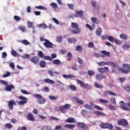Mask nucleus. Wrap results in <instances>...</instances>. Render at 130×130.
I'll use <instances>...</instances> for the list:
<instances>
[{"label": "nucleus", "instance_id": "obj_1", "mask_svg": "<svg viewBox=\"0 0 130 130\" xmlns=\"http://www.w3.org/2000/svg\"><path fill=\"white\" fill-rule=\"evenodd\" d=\"M33 96L35 98L37 99V102L39 104H44V103L46 102V99L44 98L42 95L40 94H33Z\"/></svg>", "mask_w": 130, "mask_h": 130}, {"label": "nucleus", "instance_id": "obj_2", "mask_svg": "<svg viewBox=\"0 0 130 130\" xmlns=\"http://www.w3.org/2000/svg\"><path fill=\"white\" fill-rule=\"evenodd\" d=\"M71 27L75 29L72 31L73 34H80L81 33V29L79 28V25L77 23L72 22Z\"/></svg>", "mask_w": 130, "mask_h": 130}, {"label": "nucleus", "instance_id": "obj_3", "mask_svg": "<svg viewBox=\"0 0 130 130\" xmlns=\"http://www.w3.org/2000/svg\"><path fill=\"white\" fill-rule=\"evenodd\" d=\"M122 66L123 67V69H124L125 70L119 68V71H121V73H122L123 74H128V73H129L130 65L126 63H123L122 64Z\"/></svg>", "mask_w": 130, "mask_h": 130}, {"label": "nucleus", "instance_id": "obj_4", "mask_svg": "<svg viewBox=\"0 0 130 130\" xmlns=\"http://www.w3.org/2000/svg\"><path fill=\"white\" fill-rule=\"evenodd\" d=\"M19 99H20V100H21L18 102L19 105H24V104H26V103H27V102H28V99H27L25 96H19Z\"/></svg>", "mask_w": 130, "mask_h": 130}, {"label": "nucleus", "instance_id": "obj_5", "mask_svg": "<svg viewBox=\"0 0 130 130\" xmlns=\"http://www.w3.org/2000/svg\"><path fill=\"white\" fill-rule=\"evenodd\" d=\"M71 108V104H66L64 106H61L59 107V110L62 113H66V110Z\"/></svg>", "mask_w": 130, "mask_h": 130}, {"label": "nucleus", "instance_id": "obj_6", "mask_svg": "<svg viewBox=\"0 0 130 130\" xmlns=\"http://www.w3.org/2000/svg\"><path fill=\"white\" fill-rule=\"evenodd\" d=\"M77 83L80 85L81 87L82 88H84L85 89H90V86L89 84L83 82V81L80 80H77Z\"/></svg>", "mask_w": 130, "mask_h": 130}, {"label": "nucleus", "instance_id": "obj_7", "mask_svg": "<svg viewBox=\"0 0 130 130\" xmlns=\"http://www.w3.org/2000/svg\"><path fill=\"white\" fill-rule=\"evenodd\" d=\"M119 125H123V126H127L128 125V122L125 119H120L118 121Z\"/></svg>", "mask_w": 130, "mask_h": 130}, {"label": "nucleus", "instance_id": "obj_8", "mask_svg": "<svg viewBox=\"0 0 130 130\" xmlns=\"http://www.w3.org/2000/svg\"><path fill=\"white\" fill-rule=\"evenodd\" d=\"M43 44L46 48H52V43L50 42V41L47 39H45V42Z\"/></svg>", "mask_w": 130, "mask_h": 130}, {"label": "nucleus", "instance_id": "obj_9", "mask_svg": "<svg viewBox=\"0 0 130 130\" xmlns=\"http://www.w3.org/2000/svg\"><path fill=\"white\" fill-rule=\"evenodd\" d=\"M14 105H16V103L14 100L8 101V107L10 110H13L14 109Z\"/></svg>", "mask_w": 130, "mask_h": 130}, {"label": "nucleus", "instance_id": "obj_10", "mask_svg": "<svg viewBox=\"0 0 130 130\" xmlns=\"http://www.w3.org/2000/svg\"><path fill=\"white\" fill-rule=\"evenodd\" d=\"M119 105L121 107V108L123 110H129V108L125 106V103H124V102L123 101H120L119 102Z\"/></svg>", "mask_w": 130, "mask_h": 130}, {"label": "nucleus", "instance_id": "obj_11", "mask_svg": "<svg viewBox=\"0 0 130 130\" xmlns=\"http://www.w3.org/2000/svg\"><path fill=\"white\" fill-rule=\"evenodd\" d=\"M77 125L79 126V127H80L81 128H83L84 130H86L88 128V127L87 126V125L84 123V122H77Z\"/></svg>", "mask_w": 130, "mask_h": 130}, {"label": "nucleus", "instance_id": "obj_12", "mask_svg": "<svg viewBox=\"0 0 130 130\" xmlns=\"http://www.w3.org/2000/svg\"><path fill=\"white\" fill-rule=\"evenodd\" d=\"M39 57L37 56H35L32 57H31L30 59L31 62H32V63H34V64H36V63H37V62H38L39 61Z\"/></svg>", "mask_w": 130, "mask_h": 130}, {"label": "nucleus", "instance_id": "obj_13", "mask_svg": "<svg viewBox=\"0 0 130 130\" xmlns=\"http://www.w3.org/2000/svg\"><path fill=\"white\" fill-rule=\"evenodd\" d=\"M98 72L100 74H104V73H107V72H108V67L100 68L99 69Z\"/></svg>", "mask_w": 130, "mask_h": 130}, {"label": "nucleus", "instance_id": "obj_14", "mask_svg": "<svg viewBox=\"0 0 130 130\" xmlns=\"http://www.w3.org/2000/svg\"><path fill=\"white\" fill-rule=\"evenodd\" d=\"M65 121L67 123H73L74 122H76V120L75 118L71 117L66 119Z\"/></svg>", "mask_w": 130, "mask_h": 130}, {"label": "nucleus", "instance_id": "obj_15", "mask_svg": "<svg viewBox=\"0 0 130 130\" xmlns=\"http://www.w3.org/2000/svg\"><path fill=\"white\" fill-rule=\"evenodd\" d=\"M27 120L29 121H35V118L33 116V114L31 113H29L27 116Z\"/></svg>", "mask_w": 130, "mask_h": 130}, {"label": "nucleus", "instance_id": "obj_16", "mask_svg": "<svg viewBox=\"0 0 130 130\" xmlns=\"http://www.w3.org/2000/svg\"><path fill=\"white\" fill-rule=\"evenodd\" d=\"M15 86H14V85L10 84V85H8L5 88V90L7 91V92H10L12 91V89H14Z\"/></svg>", "mask_w": 130, "mask_h": 130}, {"label": "nucleus", "instance_id": "obj_17", "mask_svg": "<svg viewBox=\"0 0 130 130\" xmlns=\"http://www.w3.org/2000/svg\"><path fill=\"white\" fill-rule=\"evenodd\" d=\"M48 73L50 76H51V77H53L54 76V74H56V75H60V74L59 72H57V71L53 72L52 70H49L48 71Z\"/></svg>", "mask_w": 130, "mask_h": 130}, {"label": "nucleus", "instance_id": "obj_18", "mask_svg": "<svg viewBox=\"0 0 130 130\" xmlns=\"http://www.w3.org/2000/svg\"><path fill=\"white\" fill-rule=\"evenodd\" d=\"M95 78L98 80H102V79H105V78H106V76L103 74H98L96 75Z\"/></svg>", "mask_w": 130, "mask_h": 130}, {"label": "nucleus", "instance_id": "obj_19", "mask_svg": "<svg viewBox=\"0 0 130 130\" xmlns=\"http://www.w3.org/2000/svg\"><path fill=\"white\" fill-rule=\"evenodd\" d=\"M122 48H123V49H124V50H127L129 49V48H130V43H128V42L125 43L123 45Z\"/></svg>", "mask_w": 130, "mask_h": 130}, {"label": "nucleus", "instance_id": "obj_20", "mask_svg": "<svg viewBox=\"0 0 130 130\" xmlns=\"http://www.w3.org/2000/svg\"><path fill=\"white\" fill-rule=\"evenodd\" d=\"M74 99H75L76 102L81 105H83L84 104V102H83V100H81L80 98L77 96H74Z\"/></svg>", "mask_w": 130, "mask_h": 130}, {"label": "nucleus", "instance_id": "obj_21", "mask_svg": "<svg viewBox=\"0 0 130 130\" xmlns=\"http://www.w3.org/2000/svg\"><path fill=\"white\" fill-rule=\"evenodd\" d=\"M75 126H76L75 125L72 124H66L65 125H64V127H66L69 129H73V128H75Z\"/></svg>", "mask_w": 130, "mask_h": 130}, {"label": "nucleus", "instance_id": "obj_22", "mask_svg": "<svg viewBox=\"0 0 130 130\" xmlns=\"http://www.w3.org/2000/svg\"><path fill=\"white\" fill-rule=\"evenodd\" d=\"M98 64H99V67H103V66H109V61L106 62L101 61L98 63Z\"/></svg>", "mask_w": 130, "mask_h": 130}, {"label": "nucleus", "instance_id": "obj_23", "mask_svg": "<svg viewBox=\"0 0 130 130\" xmlns=\"http://www.w3.org/2000/svg\"><path fill=\"white\" fill-rule=\"evenodd\" d=\"M93 113H94V114L100 115V116H106V114L105 113L98 111H94Z\"/></svg>", "mask_w": 130, "mask_h": 130}, {"label": "nucleus", "instance_id": "obj_24", "mask_svg": "<svg viewBox=\"0 0 130 130\" xmlns=\"http://www.w3.org/2000/svg\"><path fill=\"white\" fill-rule=\"evenodd\" d=\"M101 33H102V28L98 27L95 31L96 35H97V36H100V35H101Z\"/></svg>", "mask_w": 130, "mask_h": 130}, {"label": "nucleus", "instance_id": "obj_25", "mask_svg": "<svg viewBox=\"0 0 130 130\" xmlns=\"http://www.w3.org/2000/svg\"><path fill=\"white\" fill-rule=\"evenodd\" d=\"M91 21L92 23H94L95 24H99L100 23L99 19L96 17H92Z\"/></svg>", "mask_w": 130, "mask_h": 130}, {"label": "nucleus", "instance_id": "obj_26", "mask_svg": "<svg viewBox=\"0 0 130 130\" xmlns=\"http://www.w3.org/2000/svg\"><path fill=\"white\" fill-rule=\"evenodd\" d=\"M63 78H64V79H71L72 78H75V76H74L72 74H69V75H67V74H63L62 75Z\"/></svg>", "mask_w": 130, "mask_h": 130}, {"label": "nucleus", "instance_id": "obj_27", "mask_svg": "<svg viewBox=\"0 0 130 130\" xmlns=\"http://www.w3.org/2000/svg\"><path fill=\"white\" fill-rule=\"evenodd\" d=\"M36 9H38V10H43V11H47V8L42 6L41 5L39 6H36Z\"/></svg>", "mask_w": 130, "mask_h": 130}, {"label": "nucleus", "instance_id": "obj_28", "mask_svg": "<svg viewBox=\"0 0 130 130\" xmlns=\"http://www.w3.org/2000/svg\"><path fill=\"white\" fill-rule=\"evenodd\" d=\"M75 13L77 15H78V16L81 17H83V14L84 13V12L83 11V10H80V11L76 10Z\"/></svg>", "mask_w": 130, "mask_h": 130}, {"label": "nucleus", "instance_id": "obj_29", "mask_svg": "<svg viewBox=\"0 0 130 130\" xmlns=\"http://www.w3.org/2000/svg\"><path fill=\"white\" fill-rule=\"evenodd\" d=\"M44 82H45V83H47L48 84H54V81L51 79H50L49 78L45 79L44 80Z\"/></svg>", "mask_w": 130, "mask_h": 130}, {"label": "nucleus", "instance_id": "obj_30", "mask_svg": "<svg viewBox=\"0 0 130 130\" xmlns=\"http://www.w3.org/2000/svg\"><path fill=\"white\" fill-rule=\"evenodd\" d=\"M50 6L52 7L53 10H56L58 8L57 6V4L56 3H55L54 2H53L50 4Z\"/></svg>", "mask_w": 130, "mask_h": 130}, {"label": "nucleus", "instance_id": "obj_31", "mask_svg": "<svg viewBox=\"0 0 130 130\" xmlns=\"http://www.w3.org/2000/svg\"><path fill=\"white\" fill-rule=\"evenodd\" d=\"M109 66H112V68L114 69L115 68L117 67V66H118V64L114 62H111L109 61Z\"/></svg>", "mask_w": 130, "mask_h": 130}, {"label": "nucleus", "instance_id": "obj_32", "mask_svg": "<svg viewBox=\"0 0 130 130\" xmlns=\"http://www.w3.org/2000/svg\"><path fill=\"white\" fill-rule=\"evenodd\" d=\"M39 66L41 67V68H45L46 66V62H45L44 60H41L40 62Z\"/></svg>", "mask_w": 130, "mask_h": 130}, {"label": "nucleus", "instance_id": "obj_33", "mask_svg": "<svg viewBox=\"0 0 130 130\" xmlns=\"http://www.w3.org/2000/svg\"><path fill=\"white\" fill-rule=\"evenodd\" d=\"M101 53H102V54H104V55H106V56H108V57H109L110 56V52H107L105 50L101 51Z\"/></svg>", "mask_w": 130, "mask_h": 130}, {"label": "nucleus", "instance_id": "obj_34", "mask_svg": "<svg viewBox=\"0 0 130 130\" xmlns=\"http://www.w3.org/2000/svg\"><path fill=\"white\" fill-rule=\"evenodd\" d=\"M21 57L23 59H29V58H30V54H24L23 55H21Z\"/></svg>", "mask_w": 130, "mask_h": 130}, {"label": "nucleus", "instance_id": "obj_35", "mask_svg": "<svg viewBox=\"0 0 130 130\" xmlns=\"http://www.w3.org/2000/svg\"><path fill=\"white\" fill-rule=\"evenodd\" d=\"M60 60L58 59H56L55 60H53L52 63L53 64H56L57 66H58L60 64Z\"/></svg>", "mask_w": 130, "mask_h": 130}, {"label": "nucleus", "instance_id": "obj_36", "mask_svg": "<svg viewBox=\"0 0 130 130\" xmlns=\"http://www.w3.org/2000/svg\"><path fill=\"white\" fill-rule=\"evenodd\" d=\"M11 53L13 56H15V57L18 56L19 55V54H18V52L15 51V50L12 49L11 51Z\"/></svg>", "mask_w": 130, "mask_h": 130}, {"label": "nucleus", "instance_id": "obj_37", "mask_svg": "<svg viewBox=\"0 0 130 130\" xmlns=\"http://www.w3.org/2000/svg\"><path fill=\"white\" fill-rule=\"evenodd\" d=\"M38 26L39 28H42L43 29H47V28H48V26H47L45 23H41L39 24Z\"/></svg>", "mask_w": 130, "mask_h": 130}, {"label": "nucleus", "instance_id": "obj_38", "mask_svg": "<svg viewBox=\"0 0 130 130\" xmlns=\"http://www.w3.org/2000/svg\"><path fill=\"white\" fill-rule=\"evenodd\" d=\"M69 43H75L77 41V39L75 38H70L68 40Z\"/></svg>", "mask_w": 130, "mask_h": 130}, {"label": "nucleus", "instance_id": "obj_39", "mask_svg": "<svg viewBox=\"0 0 130 130\" xmlns=\"http://www.w3.org/2000/svg\"><path fill=\"white\" fill-rule=\"evenodd\" d=\"M52 128V127H51V126L46 125V126H44L42 128V130H51Z\"/></svg>", "mask_w": 130, "mask_h": 130}, {"label": "nucleus", "instance_id": "obj_40", "mask_svg": "<svg viewBox=\"0 0 130 130\" xmlns=\"http://www.w3.org/2000/svg\"><path fill=\"white\" fill-rule=\"evenodd\" d=\"M120 38L123 40H126L127 39V35H125L124 34H121L120 35Z\"/></svg>", "mask_w": 130, "mask_h": 130}, {"label": "nucleus", "instance_id": "obj_41", "mask_svg": "<svg viewBox=\"0 0 130 130\" xmlns=\"http://www.w3.org/2000/svg\"><path fill=\"white\" fill-rule=\"evenodd\" d=\"M106 128L108 129L112 130L113 129V125H112L110 123L107 122Z\"/></svg>", "mask_w": 130, "mask_h": 130}, {"label": "nucleus", "instance_id": "obj_42", "mask_svg": "<svg viewBox=\"0 0 130 130\" xmlns=\"http://www.w3.org/2000/svg\"><path fill=\"white\" fill-rule=\"evenodd\" d=\"M69 88L72 90V91H77V86L74 84H71L69 85Z\"/></svg>", "mask_w": 130, "mask_h": 130}, {"label": "nucleus", "instance_id": "obj_43", "mask_svg": "<svg viewBox=\"0 0 130 130\" xmlns=\"http://www.w3.org/2000/svg\"><path fill=\"white\" fill-rule=\"evenodd\" d=\"M5 127L8 129H11L13 127V125H12V124L8 123L5 124Z\"/></svg>", "mask_w": 130, "mask_h": 130}, {"label": "nucleus", "instance_id": "obj_44", "mask_svg": "<svg viewBox=\"0 0 130 130\" xmlns=\"http://www.w3.org/2000/svg\"><path fill=\"white\" fill-rule=\"evenodd\" d=\"M87 74L89 75V76H90V77H92V76H94L95 72L92 70H88L87 71Z\"/></svg>", "mask_w": 130, "mask_h": 130}, {"label": "nucleus", "instance_id": "obj_45", "mask_svg": "<svg viewBox=\"0 0 130 130\" xmlns=\"http://www.w3.org/2000/svg\"><path fill=\"white\" fill-rule=\"evenodd\" d=\"M43 59L45 60H52V58H51V57L49 56H45L43 57Z\"/></svg>", "mask_w": 130, "mask_h": 130}, {"label": "nucleus", "instance_id": "obj_46", "mask_svg": "<svg viewBox=\"0 0 130 130\" xmlns=\"http://www.w3.org/2000/svg\"><path fill=\"white\" fill-rule=\"evenodd\" d=\"M38 55L39 56V57H41V58H43L44 56V54H43V52H42V51H39L38 52Z\"/></svg>", "mask_w": 130, "mask_h": 130}, {"label": "nucleus", "instance_id": "obj_47", "mask_svg": "<svg viewBox=\"0 0 130 130\" xmlns=\"http://www.w3.org/2000/svg\"><path fill=\"white\" fill-rule=\"evenodd\" d=\"M110 102L112 104H116V101H115V98L112 97L110 98Z\"/></svg>", "mask_w": 130, "mask_h": 130}, {"label": "nucleus", "instance_id": "obj_48", "mask_svg": "<svg viewBox=\"0 0 130 130\" xmlns=\"http://www.w3.org/2000/svg\"><path fill=\"white\" fill-rule=\"evenodd\" d=\"M21 43H22V44H24V45H29V43L28 41L26 40H23L21 41Z\"/></svg>", "mask_w": 130, "mask_h": 130}, {"label": "nucleus", "instance_id": "obj_49", "mask_svg": "<svg viewBox=\"0 0 130 130\" xmlns=\"http://www.w3.org/2000/svg\"><path fill=\"white\" fill-rule=\"evenodd\" d=\"M100 102H101V103H105V104L109 103V101H108V100L102 99H100Z\"/></svg>", "mask_w": 130, "mask_h": 130}, {"label": "nucleus", "instance_id": "obj_50", "mask_svg": "<svg viewBox=\"0 0 130 130\" xmlns=\"http://www.w3.org/2000/svg\"><path fill=\"white\" fill-rule=\"evenodd\" d=\"M42 91L47 93L48 92H49V88L47 86L44 87L42 89Z\"/></svg>", "mask_w": 130, "mask_h": 130}, {"label": "nucleus", "instance_id": "obj_51", "mask_svg": "<svg viewBox=\"0 0 130 130\" xmlns=\"http://www.w3.org/2000/svg\"><path fill=\"white\" fill-rule=\"evenodd\" d=\"M114 39H114L113 37H112V36H108V40H109V41L110 42H114Z\"/></svg>", "mask_w": 130, "mask_h": 130}, {"label": "nucleus", "instance_id": "obj_52", "mask_svg": "<svg viewBox=\"0 0 130 130\" xmlns=\"http://www.w3.org/2000/svg\"><path fill=\"white\" fill-rule=\"evenodd\" d=\"M49 98L50 100H56L57 99V96L55 95H50Z\"/></svg>", "mask_w": 130, "mask_h": 130}, {"label": "nucleus", "instance_id": "obj_53", "mask_svg": "<svg viewBox=\"0 0 130 130\" xmlns=\"http://www.w3.org/2000/svg\"><path fill=\"white\" fill-rule=\"evenodd\" d=\"M100 126L101 128H106L107 127V123H102L100 124Z\"/></svg>", "mask_w": 130, "mask_h": 130}, {"label": "nucleus", "instance_id": "obj_54", "mask_svg": "<svg viewBox=\"0 0 130 130\" xmlns=\"http://www.w3.org/2000/svg\"><path fill=\"white\" fill-rule=\"evenodd\" d=\"M20 92H21L22 94H25V95H29L31 94L30 92H28L26 90H21Z\"/></svg>", "mask_w": 130, "mask_h": 130}, {"label": "nucleus", "instance_id": "obj_55", "mask_svg": "<svg viewBox=\"0 0 130 130\" xmlns=\"http://www.w3.org/2000/svg\"><path fill=\"white\" fill-rule=\"evenodd\" d=\"M94 85L95 87H96V88H103V85H102L101 84H99L97 83H94Z\"/></svg>", "mask_w": 130, "mask_h": 130}, {"label": "nucleus", "instance_id": "obj_56", "mask_svg": "<svg viewBox=\"0 0 130 130\" xmlns=\"http://www.w3.org/2000/svg\"><path fill=\"white\" fill-rule=\"evenodd\" d=\"M76 50L79 52H82V47L81 46H77L76 47Z\"/></svg>", "mask_w": 130, "mask_h": 130}, {"label": "nucleus", "instance_id": "obj_57", "mask_svg": "<svg viewBox=\"0 0 130 130\" xmlns=\"http://www.w3.org/2000/svg\"><path fill=\"white\" fill-rule=\"evenodd\" d=\"M14 19L17 22H18V21H21V17L18 16H16V15L14 16Z\"/></svg>", "mask_w": 130, "mask_h": 130}, {"label": "nucleus", "instance_id": "obj_58", "mask_svg": "<svg viewBox=\"0 0 130 130\" xmlns=\"http://www.w3.org/2000/svg\"><path fill=\"white\" fill-rule=\"evenodd\" d=\"M56 41L57 42H61V36H57L56 38Z\"/></svg>", "mask_w": 130, "mask_h": 130}, {"label": "nucleus", "instance_id": "obj_59", "mask_svg": "<svg viewBox=\"0 0 130 130\" xmlns=\"http://www.w3.org/2000/svg\"><path fill=\"white\" fill-rule=\"evenodd\" d=\"M10 75H11V73L9 72H7L6 74H4L3 75V77L4 78H8V77H10Z\"/></svg>", "mask_w": 130, "mask_h": 130}, {"label": "nucleus", "instance_id": "obj_60", "mask_svg": "<svg viewBox=\"0 0 130 130\" xmlns=\"http://www.w3.org/2000/svg\"><path fill=\"white\" fill-rule=\"evenodd\" d=\"M109 108L111 110H116V107L113 106L112 105H109Z\"/></svg>", "mask_w": 130, "mask_h": 130}, {"label": "nucleus", "instance_id": "obj_61", "mask_svg": "<svg viewBox=\"0 0 130 130\" xmlns=\"http://www.w3.org/2000/svg\"><path fill=\"white\" fill-rule=\"evenodd\" d=\"M77 61L80 64H83V59L80 57H77Z\"/></svg>", "mask_w": 130, "mask_h": 130}, {"label": "nucleus", "instance_id": "obj_62", "mask_svg": "<svg viewBox=\"0 0 130 130\" xmlns=\"http://www.w3.org/2000/svg\"><path fill=\"white\" fill-rule=\"evenodd\" d=\"M32 26H33V22L30 21L27 22V26L28 27V28H32V27H33Z\"/></svg>", "mask_w": 130, "mask_h": 130}, {"label": "nucleus", "instance_id": "obj_63", "mask_svg": "<svg viewBox=\"0 0 130 130\" xmlns=\"http://www.w3.org/2000/svg\"><path fill=\"white\" fill-rule=\"evenodd\" d=\"M88 46L89 48H93L94 47V43L93 42H89Z\"/></svg>", "mask_w": 130, "mask_h": 130}, {"label": "nucleus", "instance_id": "obj_64", "mask_svg": "<svg viewBox=\"0 0 130 130\" xmlns=\"http://www.w3.org/2000/svg\"><path fill=\"white\" fill-rule=\"evenodd\" d=\"M113 42H114V43H116V44H120L121 43V41L116 39L114 40Z\"/></svg>", "mask_w": 130, "mask_h": 130}]
</instances>
